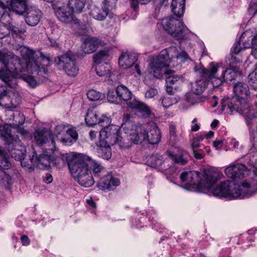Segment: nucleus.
<instances>
[{
  "mask_svg": "<svg viewBox=\"0 0 257 257\" xmlns=\"http://www.w3.org/2000/svg\"><path fill=\"white\" fill-rule=\"evenodd\" d=\"M68 166L73 177L80 185L85 187H89L94 184L91 170L95 177L98 176L104 170L100 164L85 155L74 157L68 163Z\"/></svg>",
  "mask_w": 257,
  "mask_h": 257,
  "instance_id": "nucleus-1",
  "label": "nucleus"
},
{
  "mask_svg": "<svg viewBox=\"0 0 257 257\" xmlns=\"http://www.w3.org/2000/svg\"><path fill=\"white\" fill-rule=\"evenodd\" d=\"M199 174L197 171L185 172L181 175L180 178L185 185L196 188L198 192L209 189L216 181V174L208 170H204L203 178L201 179Z\"/></svg>",
  "mask_w": 257,
  "mask_h": 257,
  "instance_id": "nucleus-2",
  "label": "nucleus"
},
{
  "mask_svg": "<svg viewBox=\"0 0 257 257\" xmlns=\"http://www.w3.org/2000/svg\"><path fill=\"white\" fill-rule=\"evenodd\" d=\"M20 53L23 59L27 61V68L32 73H36L39 75L47 74V69L46 67L50 65L48 58L41 53H36L26 47H21Z\"/></svg>",
  "mask_w": 257,
  "mask_h": 257,
  "instance_id": "nucleus-3",
  "label": "nucleus"
},
{
  "mask_svg": "<svg viewBox=\"0 0 257 257\" xmlns=\"http://www.w3.org/2000/svg\"><path fill=\"white\" fill-rule=\"evenodd\" d=\"M221 110L226 108L230 111H236L244 115L248 125L251 124L257 118V112L251 109L244 97H233L232 98L222 99L221 101Z\"/></svg>",
  "mask_w": 257,
  "mask_h": 257,
  "instance_id": "nucleus-4",
  "label": "nucleus"
},
{
  "mask_svg": "<svg viewBox=\"0 0 257 257\" xmlns=\"http://www.w3.org/2000/svg\"><path fill=\"white\" fill-rule=\"evenodd\" d=\"M136 132V134H131L130 138L135 144L147 140L150 144L154 145L158 144L160 141L161 133L155 123L137 126Z\"/></svg>",
  "mask_w": 257,
  "mask_h": 257,
  "instance_id": "nucleus-5",
  "label": "nucleus"
},
{
  "mask_svg": "<svg viewBox=\"0 0 257 257\" xmlns=\"http://www.w3.org/2000/svg\"><path fill=\"white\" fill-rule=\"evenodd\" d=\"M176 51V49L175 47L162 50L157 57L152 59L150 63L149 68L150 73L157 78H161L163 73L169 75L173 72V71L172 70L166 71L165 68L169 66V53Z\"/></svg>",
  "mask_w": 257,
  "mask_h": 257,
  "instance_id": "nucleus-6",
  "label": "nucleus"
},
{
  "mask_svg": "<svg viewBox=\"0 0 257 257\" xmlns=\"http://www.w3.org/2000/svg\"><path fill=\"white\" fill-rule=\"evenodd\" d=\"M164 31L177 40L182 39L186 28L184 24L173 17H169L162 20L160 23Z\"/></svg>",
  "mask_w": 257,
  "mask_h": 257,
  "instance_id": "nucleus-7",
  "label": "nucleus"
},
{
  "mask_svg": "<svg viewBox=\"0 0 257 257\" xmlns=\"http://www.w3.org/2000/svg\"><path fill=\"white\" fill-rule=\"evenodd\" d=\"M6 143L8 145V149L11 156L16 160L22 161L25 160L26 149L21 140L14 135L11 137Z\"/></svg>",
  "mask_w": 257,
  "mask_h": 257,
  "instance_id": "nucleus-8",
  "label": "nucleus"
},
{
  "mask_svg": "<svg viewBox=\"0 0 257 257\" xmlns=\"http://www.w3.org/2000/svg\"><path fill=\"white\" fill-rule=\"evenodd\" d=\"M30 163H26L25 160L22 161V166L31 170L38 167L40 168H48L51 163V156L47 154L40 155L38 157L36 151H34L32 156H29Z\"/></svg>",
  "mask_w": 257,
  "mask_h": 257,
  "instance_id": "nucleus-9",
  "label": "nucleus"
},
{
  "mask_svg": "<svg viewBox=\"0 0 257 257\" xmlns=\"http://www.w3.org/2000/svg\"><path fill=\"white\" fill-rule=\"evenodd\" d=\"M0 62L5 66L3 68L12 70L16 73L23 70L20 59L13 53L0 50Z\"/></svg>",
  "mask_w": 257,
  "mask_h": 257,
  "instance_id": "nucleus-10",
  "label": "nucleus"
},
{
  "mask_svg": "<svg viewBox=\"0 0 257 257\" xmlns=\"http://www.w3.org/2000/svg\"><path fill=\"white\" fill-rule=\"evenodd\" d=\"M53 8L57 18L62 22L67 23L73 21L75 24H79V20L74 16L73 12L68 5L54 4Z\"/></svg>",
  "mask_w": 257,
  "mask_h": 257,
  "instance_id": "nucleus-11",
  "label": "nucleus"
},
{
  "mask_svg": "<svg viewBox=\"0 0 257 257\" xmlns=\"http://www.w3.org/2000/svg\"><path fill=\"white\" fill-rule=\"evenodd\" d=\"M58 64L68 76L74 77L77 74L78 68L75 64V58L71 52H68L60 56Z\"/></svg>",
  "mask_w": 257,
  "mask_h": 257,
  "instance_id": "nucleus-12",
  "label": "nucleus"
},
{
  "mask_svg": "<svg viewBox=\"0 0 257 257\" xmlns=\"http://www.w3.org/2000/svg\"><path fill=\"white\" fill-rule=\"evenodd\" d=\"M103 127L99 132L101 139L104 140L108 147L116 144L119 137V131L117 126L114 125L107 126L105 124Z\"/></svg>",
  "mask_w": 257,
  "mask_h": 257,
  "instance_id": "nucleus-13",
  "label": "nucleus"
},
{
  "mask_svg": "<svg viewBox=\"0 0 257 257\" xmlns=\"http://www.w3.org/2000/svg\"><path fill=\"white\" fill-rule=\"evenodd\" d=\"M219 65L217 63L211 62L209 64V68L201 69V74L205 76L207 80V82L211 81L214 87L219 86L222 83V80L220 77L217 76V72L218 71Z\"/></svg>",
  "mask_w": 257,
  "mask_h": 257,
  "instance_id": "nucleus-14",
  "label": "nucleus"
},
{
  "mask_svg": "<svg viewBox=\"0 0 257 257\" xmlns=\"http://www.w3.org/2000/svg\"><path fill=\"white\" fill-rule=\"evenodd\" d=\"M98 117V114L94 108L88 109L85 116V120L86 124L89 126L99 124L101 126H104L110 123L109 118L106 116L102 115Z\"/></svg>",
  "mask_w": 257,
  "mask_h": 257,
  "instance_id": "nucleus-15",
  "label": "nucleus"
},
{
  "mask_svg": "<svg viewBox=\"0 0 257 257\" xmlns=\"http://www.w3.org/2000/svg\"><path fill=\"white\" fill-rule=\"evenodd\" d=\"M249 169L242 164H238L230 166L225 169V173L229 178L232 179H240L248 175Z\"/></svg>",
  "mask_w": 257,
  "mask_h": 257,
  "instance_id": "nucleus-16",
  "label": "nucleus"
},
{
  "mask_svg": "<svg viewBox=\"0 0 257 257\" xmlns=\"http://www.w3.org/2000/svg\"><path fill=\"white\" fill-rule=\"evenodd\" d=\"M34 139L36 143L42 145L48 143L50 144L51 150L55 149V143L54 140V136L50 131H36L34 133Z\"/></svg>",
  "mask_w": 257,
  "mask_h": 257,
  "instance_id": "nucleus-17",
  "label": "nucleus"
},
{
  "mask_svg": "<svg viewBox=\"0 0 257 257\" xmlns=\"http://www.w3.org/2000/svg\"><path fill=\"white\" fill-rule=\"evenodd\" d=\"M103 6L101 7H97L94 5H90L89 7V14L93 19L98 20H104L108 14L109 9L108 7L109 4L106 3L104 4L103 2Z\"/></svg>",
  "mask_w": 257,
  "mask_h": 257,
  "instance_id": "nucleus-18",
  "label": "nucleus"
},
{
  "mask_svg": "<svg viewBox=\"0 0 257 257\" xmlns=\"http://www.w3.org/2000/svg\"><path fill=\"white\" fill-rule=\"evenodd\" d=\"M103 44V42L97 38L87 37L81 46L80 51L85 54H91L95 51L99 45Z\"/></svg>",
  "mask_w": 257,
  "mask_h": 257,
  "instance_id": "nucleus-19",
  "label": "nucleus"
},
{
  "mask_svg": "<svg viewBox=\"0 0 257 257\" xmlns=\"http://www.w3.org/2000/svg\"><path fill=\"white\" fill-rule=\"evenodd\" d=\"M249 32L246 31L241 36L239 42L243 49L252 48L251 54L257 59V34L255 36L248 38Z\"/></svg>",
  "mask_w": 257,
  "mask_h": 257,
  "instance_id": "nucleus-20",
  "label": "nucleus"
},
{
  "mask_svg": "<svg viewBox=\"0 0 257 257\" xmlns=\"http://www.w3.org/2000/svg\"><path fill=\"white\" fill-rule=\"evenodd\" d=\"M12 70L6 68L0 69V79L11 88H15L18 85V80Z\"/></svg>",
  "mask_w": 257,
  "mask_h": 257,
  "instance_id": "nucleus-21",
  "label": "nucleus"
},
{
  "mask_svg": "<svg viewBox=\"0 0 257 257\" xmlns=\"http://www.w3.org/2000/svg\"><path fill=\"white\" fill-rule=\"evenodd\" d=\"M119 184L117 178H113L111 175H107L102 178L98 184V187L102 190H112Z\"/></svg>",
  "mask_w": 257,
  "mask_h": 257,
  "instance_id": "nucleus-22",
  "label": "nucleus"
},
{
  "mask_svg": "<svg viewBox=\"0 0 257 257\" xmlns=\"http://www.w3.org/2000/svg\"><path fill=\"white\" fill-rule=\"evenodd\" d=\"M26 22L30 26H35L40 22L42 13L40 10L35 8H29L26 10Z\"/></svg>",
  "mask_w": 257,
  "mask_h": 257,
  "instance_id": "nucleus-23",
  "label": "nucleus"
},
{
  "mask_svg": "<svg viewBox=\"0 0 257 257\" xmlns=\"http://www.w3.org/2000/svg\"><path fill=\"white\" fill-rule=\"evenodd\" d=\"M137 59V54L135 53H123L119 58L118 64L122 69H126L132 66Z\"/></svg>",
  "mask_w": 257,
  "mask_h": 257,
  "instance_id": "nucleus-24",
  "label": "nucleus"
},
{
  "mask_svg": "<svg viewBox=\"0 0 257 257\" xmlns=\"http://www.w3.org/2000/svg\"><path fill=\"white\" fill-rule=\"evenodd\" d=\"M127 105L129 108L135 109L137 112H140L144 117H148L151 115V110L142 102L134 99L128 102Z\"/></svg>",
  "mask_w": 257,
  "mask_h": 257,
  "instance_id": "nucleus-25",
  "label": "nucleus"
},
{
  "mask_svg": "<svg viewBox=\"0 0 257 257\" xmlns=\"http://www.w3.org/2000/svg\"><path fill=\"white\" fill-rule=\"evenodd\" d=\"M166 155L175 163L184 165L186 164L190 160V156L188 152L185 150H181L177 154H173L171 151H167Z\"/></svg>",
  "mask_w": 257,
  "mask_h": 257,
  "instance_id": "nucleus-26",
  "label": "nucleus"
},
{
  "mask_svg": "<svg viewBox=\"0 0 257 257\" xmlns=\"http://www.w3.org/2000/svg\"><path fill=\"white\" fill-rule=\"evenodd\" d=\"M199 73L200 78L191 83V90L197 95L202 94L208 85L207 78L203 74H201V69L199 71Z\"/></svg>",
  "mask_w": 257,
  "mask_h": 257,
  "instance_id": "nucleus-27",
  "label": "nucleus"
},
{
  "mask_svg": "<svg viewBox=\"0 0 257 257\" xmlns=\"http://www.w3.org/2000/svg\"><path fill=\"white\" fill-rule=\"evenodd\" d=\"M230 181L222 182L212 190L213 194L219 197H230L233 195L230 188Z\"/></svg>",
  "mask_w": 257,
  "mask_h": 257,
  "instance_id": "nucleus-28",
  "label": "nucleus"
},
{
  "mask_svg": "<svg viewBox=\"0 0 257 257\" xmlns=\"http://www.w3.org/2000/svg\"><path fill=\"white\" fill-rule=\"evenodd\" d=\"M169 161V159H166L164 161L161 156L156 155L151 156L148 161V163L151 167L153 168H158L163 165L162 169L166 170L171 167V165H168Z\"/></svg>",
  "mask_w": 257,
  "mask_h": 257,
  "instance_id": "nucleus-29",
  "label": "nucleus"
},
{
  "mask_svg": "<svg viewBox=\"0 0 257 257\" xmlns=\"http://www.w3.org/2000/svg\"><path fill=\"white\" fill-rule=\"evenodd\" d=\"M9 6L13 11L20 15H23L28 9L26 0H11Z\"/></svg>",
  "mask_w": 257,
  "mask_h": 257,
  "instance_id": "nucleus-30",
  "label": "nucleus"
},
{
  "mask_svg": "<svg viewBox=\"0 0 257 257\" xmlns=\"http://www.w3.org/2000/svg\"><path fill=\"white\" fill-rule=\"evenodd\" d=\"M171 7L174 14L178 17H181L185 11V0H172Z\"/></svg>",
  "mask_w": 257,
  "mask_h": 257,
  "instance_id": "nucleus-31",
  "label": "nucleus"
},
{
  "mask_svg": "<svg viewBox=\"0 0 257 257\" xmlns=\"http://www.w3.org/2000/svg\"><path fill=\"white\" fill-rule=\"evenodd\" d=\"M233 91L240 98L246 96L249 94V88L248 85L243 82H238L235 83L233 86Z\"/></svg>",
  "mask_w": 257,
  "mask_h": 257,
  "instance_id": "nucleus-32",
  "label": "nucleus"
},
{
  "mask_svg": "<svg viewBox=\"0 0 257 257\" xmlns=\"http://www.w3.org/2000/svg\"><path fill=\"white\" fill-rule=\"evenodd\" d=\"M116 93L119 99L124 101L131 99L133 95L131 91L123 85H118L116 87Z\"/></svg>",
  "mask_w": 257,
  "mask_h": 257,
  "instance_id": "nucleus-33",
  "label": "nucleus"
},
{
  "mask_svg": "<svg viewBox=\"0 0 257 257\" xmlns=\"http://www.w3.org/2000/svg\"><path fill=\"white\" fill-rule=\"evenodd\" d=\"M86 3V0H69L68 5L74 13L82 12Z\"/></svg>",
  "mask_w": 257,
  "mask_h": 257,
  "instance_id": "nucleus-34",
  "label": "nucleus"
},
{
  "mask_svg": "<svg viewBox=\"0 0 257 257\" xmlns=\"http://www.w3.org/2000/svg\"><path fill=\"white\" fill-rule=\"evenodd\" d=\"M240 74L238 69L230 68L227 69L224 71H222L221 76L223 77L224 81L229 82L234 80Z\"/></svg>",
  "mask_w": 257,
  "mask_h": 257,
  "instance_id": "nucleus-35",
  "label": "nucleus"
},
{
  "mask_svg": "<svg viewBox=\"0 0 257 257\" xmlns=\"http://www.w3.org/2000/svg\"><path fill=\"white\" fill-rule=\"evenodd\" d=\"M0 134L6 142L14 135L12 133L10 126L8 124L3 126L0 124Z\"/></svg>",
  "mask_w": 257,
  "mask_h": 257,
  "instance_id": "nucleus-36",
  "label": "nucleus"
},
{
  "mask_svg": "<svg viewBox=\"0 0 257 257\" xmlns=\"http://www.w3.org/2000/svg\"><path fill=\"white\" fill-rule=\"evenodd\" d=\"M10 99L9 107L16 108L21 103V99L18 92H13L9 97Z\"/></svg>",
  "mask_w": 257,
  "mask_h": 257,
  "instance_id": "nucleus-37",
  "label": "nucleus"
},
{
  "mask_svg": "<svg viewBox=\"0 0 257 257\" xmlns=\"http://www.w3.org/2000/svg\"><path fill=\"white\" fill-rule=\"evenodd\" d=\"M107 64H97L95 68L97 74L100 76L107 75L109 72V67Z\"/></svg>",
  "mask_w": 257,
  "mask_h": 257,
  "instance_id": "nucleus-38",
  "label": "nucleus"
},
{
  "mask_svg": "<svg viewBox=\"0 0 257 257\" xmlns=\"http://www.w3.org/2000/svg\"><path fill=\"white\" fill-rule=\"evenodd\" d=\"M108 56V53L106 51H100L97 53L95 54L93 56L94 61L95 63H97L98 64H100V63L103 60H105V59Z\"/></svg>",
  "mask_w": 257,
  "mask_h": 257,
  "instance_id": "nucleus-39",
  "label": "nucleus"
},
{
  "mask_svg": "<svg viewBox=\"0 0 257 257\" xmlns=\"http://www.w3.org/2000/svg\"><path fill=\"white\" fill-rule=\"evenodd\" d=\"M231 57L229 59V64L231 68L238 69L241 61L240 58L237 55H231Z\"/></svg>",
  "mask_w": 257,
  "mask_h": 257,
  "instance_id": "nucleus-40",
  "label": "nucleus"
},
{
  "mask_svg": "<svg viewBox=\"0 0 257 257\" xmlns=\"http://www.w3.org/2000/svg\"><path fill=\"white\" fill-rule=\"evenodd\" d=\"M118 99H119V98L118 96H117V93H116V88L115 89H109L107 93V99L108 101L112 103L116 102Z\"/></svg>",
  "mask_w": 257,
  "mask_h": 257,
  "instance_id": "nucleus-41",
  "label": "nucleus"
},
{
  "mask_svg": "<svg viewBox=\"0 0 257 257\" xmlns=\"http://www.w3.org/2000/svg\"><path fill=\"white\" fill-rule=\"evenodd\" d=\"M116 144L121 149L128 148L132 145V143L128 139H123L121 137H119L117 140Z\"/></svg>",
  "mask_w": 257,
  "mask_h": 257,
  "instance_id": "nucleus-42",
  "label": "nucleus"
},
{
  "mask_svg": "<svg viewBox=\"0 0 257 257\" xmlns=\"http://www.w3.org/2000/svg\"><path fill=\"white\" fill-rule=\"evenodd\" d=\"M88 98L91 101L99 100L101 97V94L93 89L89 90L87 93Z\"/></svg>",
  "mask_w": 257,
  "mask_h": 257,
  "instance_id": "nucleus-43",
  "label": "nucleus"
},
{
  "mask_svg": "<svg viewBox=\"0 0 257 257\" xmlns=\"http://www.w3.org/2000/svg\"><path fill=\"white\" fill-rule=\"evenodd\" d=\"M177 100L172 96L164 97L162 100V103L165 108H168L169 106L176 103Z\"/></svg>",
  "mask_w": 257,
  "mask_h": 257,
  "instance_id": "nucleus-44",
  "label": "nucleus"
},
{
  "mask_svg": "<svg viewBox=\"0 0 257 257\" xmlns=\"http://www.w3.org/2000/svg\"><path fill=\"white\" fill-rule=\"evenodd\" d=\"M21 78L26 81L30 86L35 87L37 85V82L32 76L23 75Z\"/></svg>",
  "mask_w": 257,
  "mask_h": 257,
  "instance_id": "nucleus-45",
  "label": "nucleus"
},
{
  "mask_svg": "<svg viewBox=\"0 0 257 257\" xmlns=\"http://www.w3.org/2000/svg\"><path fill=\"white\" fill-rule=\"evenodd\" d=\"M0 180L2 183L4 185H9L11 183V178L10 176L4 172H2V174L0 176Z\"/></svg>",
  "mask_w": 257,
  "mask_h": 257,
  "instance_id": "nucleus-46",
  "label": "nucleus"
},
{
  "mask_svg": "<svg viewBox=\"0 0 257 257\" xmlns=\"http://www.w3.org/2000/svg\"><path fill=\"white\" fill-rule=\"evenodd\" d=\"M180 79L181 77L177 75H169L166 78V83L167 85H172L175 84Z\"/></svg>",
  "mask_w": 257,
  "mask_h": 257,
  "instance_id": "nucleus-47",
  "label": "nucleus"
},
{
  "mask_svg": "<svg viewBox=\"0 0 257 257\" xmlns=\"http://www.w3.org/2000/svg\"><path fill=\"white\" fill-rule=\"evenodd\" d=\"M131 7L136 10L139 4L145 5L149 3L151 0H130Z\"/></svg>",
  "mask_w": 257,
  "mask_h": 257,
  "instance_id": "nucleus-48",
  "label": "nucleus"
},
{
  "mask_svg": "<svg viewBox=\"0 0 257 257\" xmlns=\"http://www.w3.org/2000/svg\"><path fill=\"white\" fill-rule=\"evenodd\" d=\"M248 11L253 16L257 13V0H251L248 8Z\"/></svg>",
  "mask_w": 257,
  "mask_h": 257,
  "instance_id": "nucleus-49",
  "label": "nucleus"
},
{
  "mask_svg": "<svg viewBox=\"0 0 257 257\" xmlns=\"http://www.w3.org/2000/svg\"><path fill=\"white\" fill-rule=\"evenodd\" d=\"M243 49L239 42L235 43L231 49V55H237Z\"/></svg>",
  "mask_w": 257,
  "mask_h": 257,
  "instance_id": "nucleus-50",
  "label": "nucleus"
},
{
  "mask_svg": "<svg viewBox=\"0 0 257 257\" xmlns=\"http://www.w3.org/2000/svg\"><path fill=\"white\" fill-rule=\"evenodd\" d=\"M66 132V127L63 124L58 125L55 127V134L57 138H58V135L63 134Z\"/></svg>",
  "mask_w": 257,
  "mask_h": 257,
  "instance_id": "nucleus-51",
  "label": "nucleus"
},
{
  "mask_svg": "<svg viewBox=\"0 0 257 257\" xmlns=\"http://www.w3.org/2000/svg\"><path fill=\"white\" fill-rule=\"evenodd\" d=\"M58 140L65 145H70L73 142L72 139L67 135L65 137H61L60 138H58Z\"/></svg>",
  "mask_w": 257,
  "mask_h": 257,
  "instance_id": "nucleus-52",
  "label": "nucleus"
},
{
  "mask_svg": "<svg viewBox=\"0 0 257 257\" xmlns=\"http://www.w3.org/2000/svg\"><path fill=\"white\" fill-rule=\"evenodd\" d=\"M66 135L72 139V141H75L77 139L78 134L76 131L69 129L66 132Z\"/></svg>",
  "mask_w": 257,
  "mask_h": 257,
  "instance_id": "nucleus-53",
  "label": "nucleus"
},
{
  "mask_svg": "<svg viewBox=\"0 0 257 257\" xmlns=\"http://www.w3.org/2000/svg\"><path fill=\"white\" fill-rule=\"evenodd\" d=\"M157 93V90L154 88H150L145 93V96L148 98H151L156 95Z\"/></svg>",
  "mask_w": 257,
  "mask_h": 257,
  "instance_id": "nucleus-54",
  "label": "nucleus"
},
{
  "mask_svg": "<svg viewBox=\"0 0 257 257\" xmlns=\"http://www.w3.org/2000/svg\"><path fill=\"white\" fill-rule=\"evenodd\" d=\"M194 157L197 159H201L204 156V153L202 149H199V152L198 150H192Z\"/></svg>",
  "mask_w": 257,
  "mask_h": 257,
  "instance_id": "nucleus-55",
  "label": "nucleus"
},
{
  "mask_svg": "<svg viewBox=\"0 0 257 257\" xmlns=\"http://www.w3.org/2000/svg\"><path fill=\"white\" fill-rule=\"evenodd\" d=\"M201 146L200 142L196 140L195 139H193L191 143L192 150H198V148Z\"/></svg>",
  "mask_w": 257,
  "mask_h": 257,
  "instance_id": "nucleus-56",
  "label": "nucleus"
},
{
  "mask_svg": "<svg viewBox=\"0 0 257 257\" xmlns=\"http://www.w3.org/2000/svg\"><path fill=\"white\" fill-rule=\"evenodd\" d=\"M43 181L47 184L51 183L53 181V177L50 174H47L43 177Z\"/></svg>",
  "mask_w": 257,
  "mask_h": 257,
  "instance_id": "nucleus-57",
  "label": "nucleus"
},
{
  "mask_svg": "<svg viewBox=\"0 0 257 257\" xmlns=\"http://www.w3.org/2000/svg\"><path fill=\"white\" fill-rule=\"evenodd\" d=\"M1 165L4 168V169H8L11 167V163L7 159H3L1 161Z\"/></svg>",
  "mask_w": 257,
  "mask_h": 257,
  "instance_id": "nucleus-58",
  "label": "nucleus"
},
{
  "mask_svg": "<svg viewBox=\"0 0 257 257\" xmlns=\"http://www.w3.org/2000/svg\"><path fill=\"white\" fill-rule=\"evenodd\" d=\"M21 241L23 245H28L30 243V241L28 236L26 235H23L21 237Z\"/></svg>",
  "mask_w": 257,
  "mask_h": 257,
  "instance_id": "nucleus-59",
  "label": "nucleus"
},
{
  "mask_svg": "<svg viewBox=\"0 0 257 257\" xmlns=\"http://www.w3.org/2000/svg\"><path fill=\"white\" fill-rule=\"evenodd\" d=\"M170 135L171 137H173L174 138H175L177 136L176 133V127L174 125H171L170 126Z\"/></svg>",
  "mask_w": 257,
  "mask_h": 257,
  "instance_id": "nucleus-60",
  "label": "nucleus"
},
{
  "mask_svg": "<svg viewBox=\"0 0 257 257\" xmlns=\"http://www.w3.org/2000/svg\"><path fill=\"white\" fill-rule=\"evenodd\" d=\"M102 151H105V154L103 156V158L106 159H108L111 157V152L109 148H104V149H102Z\"/></svg>",
  "mask_w": 257,
  "mask_h": 257,
  "instance_id": "nucleus-61",
  "label": "nucleus"
},
{
  "mask_svg": "<svg viewBox=\"0 0 257 257\" xmlns=\"http://www.w3.org/2000/svg\"><path fill=\"white\" fill-rule=\"evenodd\" d=\"M176 58L177 59H183L184 60H186L188 58V55L187 53L184 51L181 52L179 54L176 56Z\"/></svg>",
  "mask_w": 257,
  "mask_h": 257,
  "instance_id": "nucleus-62",
  "label": "nucleus"
},
{
  "mask_svg": "<svg viewBox=\"0 0 257 257\" xmlns=\"http://www.w3.org/2000/svg\"><path fill=\"white\" fill-rule=\"evenodd\" d=\"M223 144V141L222 140L215 141L213 142V145L214 148L216 149H219L222 144Z\"/></svg>",
  "mask_w": 257,
  "mask_h": 257,
  "instance_id": "nucleus-63",
  "label": "nucleus"
},
{
  "mask_svg": "<svg viewBox=\"0 0 257 257\" xmlns=\"http://www.w3.org/2000/svg\"><path fill=\"white\" fill-rule=\"evenodd\" d=\"M7 91L5 87L0 86V99L6 95Z\"/></svg>",
  "mask_w": 257,
  "mask_h": 257,
  "instance_id": "nucleus-64",
  "label": "nucleus"
}]
</instances>
